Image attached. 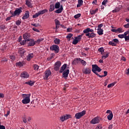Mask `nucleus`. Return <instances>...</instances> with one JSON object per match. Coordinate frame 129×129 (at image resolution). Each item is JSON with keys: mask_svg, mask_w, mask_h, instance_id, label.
Masks as SVG:
<instances>
[{"mask_svg": "<svg viewBox=\"0 0 129 129\" xmlns=\"http://www.w3.org/2000/svg\"><path fill=\"white\" fill-rule=\"evenodd\" d=\"M28 46L29 47H33V46H35L36 44V41L34 39H30L29 40H28Z\"/></svg>", "mask_w": 129, "mask_h": 129, "instance_id": "1a4fd4ad", "label": "nucleus"}, {"mask_svg": "<svg viewBox=\"0 0 129 129\" xmlns=\"http://www.w3.org/2000/svg\"><path fill=\"white\" fill-rule=\"evenodd\" d=\"M96 129H102V126L101 124H99L97 126Z\"/></svg>", "mask_w": 129, "mask_h": 129, "instance_id": "4d7b16f0", "label": "nucleus"}, {"mask_svg": "<svg viewBox=\"0 0 129 129\" xmlns=\"http://www.w3.org/2000/svg\"><path fill=\"white\" fill-rule=\"evenodd\" d=\"M30 38H31V34L29 33H25L23 34V39L27 41H30Z\"/></svg>", "mask_w": 129, "mask_h": 129, "instance_id": "9d476101", "label": "nucleus"}, {"mask_svg": "<svg viewBox=\"0 0 129 129\" xmlns=\"http://www.w3.org/2000/svg\"><path fill=\"white\" fill-rule=\"evenodd\" d=\"M10 57V59H11V60H14L15 59V56H14V55H11Z\"/></svg>", "mask_w": 129, "mask_h": 129, "instance_id": "69168bd1", "label": "nucleus"}, {"mask_svg": "<svg viewBox=\"0 0 129 129\" xmlns=\"http://www.w3.org/2000/svg\"><path fill=\"white\" fill-rule=\"evenodd\" d=\"M92 72H93V73H94L95 74H96L97 76H99V74L97 73V72H101V70H102L100 69V68H99V66H97V64H92Z\"/></svg>", "mask_w": 129, "mask_h": 129, "instance_id": "7ed1b4c3", "label": "nucleus"}, {"mask_svg": "<svg viewBox=\"0 0 129 129\" xmlns=\"http://www.w3.org/2000/svg\"><path fill=\"white\" fill-rule=\"evenodd\" d=\"M113 117V114H112V113H110V114H109L107 116V119L108 120H111V119H112V118Z\"/></svg>", "mask_w": 129, "mask_h": 129, "instance_id": "bb28decb", "label": "nucleus"}, {"mask_svg": "<svg viewBox=\"0 0 129 129\" xmlns=\"http://www.w3.org/2000/svg\"><path fill=\"white\" fill-rule=\"evenodd\" d=\"M78 40L77 39H76V38H75V39L74 40V41L72 42V43L74 44V45H76L77 44H78Z\"/></svg>", "mask_w": 129, "mask_h": 129, "instance_id": "79ce46f5", "label": "nucleus"}, {"mask_svg": "<svg viewBox=\"0 0 129 129\" xmlns=\"http://www.w3.org/2000/svg\"><path fill=\"white\" fill-rule=\"evenodd\" d=\"M32 30H33V31H34L35 32H37V33H39L40 32V30H38L36 28H32Z\"/></svg>", "mask_w": 129, "mask_h": 129, "instance_id": "bf43d9fd", "label": "nucleus"}, {"mask_svg": "<svg viewBox=\"0 0 129 129\" xmlns=\"http://www.w3.org/2000/svg\"><path fill=\"white\" fill-rule=\"evenodd\" d=\"M60 8V3L57 2L55 5V9H59Z\"/></svg>", "mask_w": 129, "mask_h": 129, "instance_id": "e433bc0d", "label": "nucleus"}, {"mask_svg": "<svg viewBox=\"0 0 129 129\" xmlns=\"http://www.w3.org/2000/svg\"><path fill=\"white\" fill-rule=\"evenodd\" d=\"M73 36V34L71 33H69L66 37L67 39H68V41H70V39H71V37Z\"/></svg>", "mask_w": 129, "mask_h": 129, "instance_id": "7c9ffc66", "label": "nucleus"}, {"mask_svg": "<svg viewBox=\"0 0 129 129\" xmlns=\"http://www.w3.org/2000/svg\"><path fill=\"white\" fill-rule=\"evenodd\" d=\"M16 66H18V67H22L23 66V62H18L16 63Z\"/></svg>", "mask_w": 129, "mask_h": 129, "instance_id": "f704fd0d", "label": "nucleus"}, {"mask_svg": "<svg viewBox=\"0 0 129 129\" xmlns=\"http://www.w3.org/2000/svg\"><path fill=\"white\" fill-rule=\"evenodd\" d=\"M31 25L33 26L34 27H40V24H39L38 23V24H36V23L31 24Z\"/></svg>", "mask_w": 129, "mask_h": 129, "instance_id": "864d4df0", "label": "nucleus"}, {"mask_svg": "<svg viewBox=\"0 0 129 129\" xmlns=\"http://www.w3.org/2000/svg\"><path fill=\"white\" fill-rule=\"evenodd\" d=\"M55 25L59 26L60 25V21L57 19H55L54 20Z\"/></svg>", "mask_w": 129, "mask_h": 129, "instance_id": "ea45409f", "label": "nucleus"}, {"mask_svg": "<svg viewBox=\"0 0 129 129\" xmlns=\"http://www.w3.org/2000/svg\"><path fill=\"white\" fill-rule=\"evenodd\" d=\"M128 34H129V29H128L127 31L124 33V36H126L127 35H128Z\"/></svg>", "mask_w": 129, "mask_h": 129, "instance_id": "680f3d73", "label": "nucleus"}, {"mask_svg": "<svg viewBox=\"0 0 129 129\" xmlns=\"http://www.w3.org/2000/svg\"><path fill=\"white\" fill-rule=\"evenodd\" d=\"M125 73L127 75H129V68L126 71Z\"/></svg>", "mask_w": 129, "mask_h": 129, "instance_id": "774afa93", "label": "nucleus"}, {"mask_svg": "<svg viewBox=\"0 0 129 129\" xmlns=\"http://www.w3.org/2000/svg\"><path fill=\"white\" fill-rule=\"evenodd\" d=\"M114 84H115V83H112L111 84H109L107 86L108 88H110V87H112L113 86H114Z\"/></svg>", "mask_w": 129, "mask_h": 129, "instance_id": "de8ad7c7", "label": "nucleus"}, {"mask_svg": "<svg viewBox=\"0 0 129 129\" xmlns=\"http://www.w3.org/2000/svg\"><path fill=\"white\" fill-rule=\"evenodd\" d=\"M55 10V6L53 5H51L50 6L49 8V12H53Z\"/></svg>", "mask_w": 129, "mask_h": 129, "instance_id": "473e14b6", "label": "nucleus"}, {"mask_svg": "<svg viewBox=\"0 0 129 129\" xmlns=\"http://www.w3.org/2000/svg\"><path fill=\"white\" fill-rule=\"evenodd\" d=\"M50 50L51 51H54V52H55V53H59V46L53 44L50 47Z\"/></svg>", "mask_w": 129, "mask_h": 129, "instance_id": "39448f33", "label": "nucleus"}, {"mask_svg": "<svg viewBox=\"0 0 129 129\" xmlns=\"http://www.w3.org/2000/svg\"><path fill=\"white\" fill-rule=\"evenodd\" d=\"M108 56H109V53H105L104 55L102 56V59L104 60V59H106Z\"/></svg>", "mask_w": 129, "mask_h": 129, "instance_id": "72a5a7b5", "label": "nucleus"}, {"mask_svg": "<svg viewBox=\"0 0 129 129\" xmlns=\"http://www.w3.org/2000/svg\"><path fill=\"white\" fill-rule=\"evenodd\" d=\"M60 120H61V121H64V120H66V119L65 118V116H62L60 117Z\"/></svg>", "mask_w": 129, "mask_h": 129, "instance_id": "5fc2aeb1", "label": "nucleus"}, {"mask_svg": "<svg viewBox=\"0 0 129 129\" xmlns=\"http://www.w3.org/2000/svg\"><path fill=\"white\" fill-rule=\"evenodd\" d=\"M79 60H80V62H81V63L83 66H86L87 63H86V61H85V60H82L81 58L79 59Z\"/></svg>", "mask_w": 129, "mask_h": 129, "instance_id": "2f4dec72", "label": "nucleus"}, {"mask_svg": "<svg viewBox=\"0 0 129 129\" xmlns=\"http://www.w3.org/2000/svg\"><path fill=\"white\" fill-rule=\"evenodd\" d=\"M97 12H98V9L97 8L95 10H91L90 11V13L91 14V15H95V14H96Z\"/></svg>", "mask_w": 129, "mask_h": 129, "instance_id": "4be33fe9", "label": "nucleus"}, {"mask_svg": "<svg viewBox=\"0 0 129 129\" xmlns=\"http://www.w3.org/2000/svg\"><path fill=\"white\" fill-rule=\"evenodd\" d=\"M34 83H35L34 81H30L25 82V84H28L30 86H33L34 85Z\"/></svg>", "mask_w": 129, "mask_h": 129, "instance_id": "393cba45", "label": "nucleus"}, {"mask_svg": "<svg viewBox=\"0 0 129 129\" xmlns=\"http://www.w3.org/2000/svg\"><path fill=\"white\" fill-rule=\"evenodd\" d=\"M100 121V119H99V117H96L91 120L90 123L92 124H96V123H99Z\"/></svg>", "mask_w": 129, "mask_h": 129, "instance_id": "423d86ee", "label": "nucleus"}, {"mask_svg": "<svg viewBox=\"0 0 129 129\" xmlns=\"http://www.w3.org/2000/svg\"><path fill=\"white\" fill-rule=\"evenodd\" d=\"M97 31V33L98 34V35H99L100 36H101V35H103V29L101 28H98Z\"/></svg>", "mask_w": 129, "mask_h": 129, "instance_id": "412c9836", "label": "nucleus"}, {"mask_svg": "<svg viewBox=\"0 0 129 129\" xmlns=\"http://www.w3.org/2000/svg\"><path fill=\"white\" fill-rule=\"evenodd\" d=\"M98 51L101 53L102 52H104V49H103V47H101L98 49Z\"/></svg>", "mask_w": 129, "mask_h": 129, "instance_id": "603ef678", "label": "nucleus"}, {"mask_svg": "<svg viewBox=\"0 0 129 129\" xmlns=\"http://www.w3.org/2000/svg\"><path fill=\"white\" fill-rule=\"evenodd\" d=\"M25 53H26V50H25V49L23 48H21L20 49H19V53L21 56V57H23V56L25 55Z\"/></svg>", "mask_w": 129, "mask_h": 129, "instance_id": "dca6fc26", "label": "nucleus"}, {"mask_svg": "<svg viewBox=\"0 0 129 129\" xmlns=\"http://www.w3.org/2000/svg\"><path fill=\"white\" fill-rule=\"evenodd\" d=\"M60 67H61V61H57L55 62L54 66V69L55 71H58L59 69H60Z\"/></svg>", "mask_w": 129, "mask_h": 129, "instance_id": "0eeeda50", "label": "nucleus"}, {"mask_svg": "<svg viewBox=\"0 0 129 129\" xmlns=\"http://www.w3.org/2000/svg\"><path fill=\"white\" fill-rule=\"evenodd\" d=\"M44 74H45V75L44 76V79H45L46 80H47L48 79L49 76H50V75H51V71H50V70L46 71L45 72Z\"/></svg>", "mask_w": 129, "mask_h": 129, "instance_id": "9b49d317", "label": "nucleus"}, {"mask_svg": "<svg viewBox=\"0 0 129 129\" xmlns=\"http://www.w3.org/2000/svg\"><path fill=\"white\" fill-rule=\"evenodd\" d=\"M27 42V40H26V39H24L23 41H21L20 44L21 45H22V46H24V45H25V44H26Z\"/></svg>", "mask_w": 129, "mask_h": 129, "instance_id": "37998d69", "label": "nucleus"}, {"mask_svg": "<svg viewBox=\"0 0 129 129\" xmlns=\"http://www.w3.org/2000/svg\"><path fill=\"white\" fill-rule=\"evenodd\" d=\"M85 113H86V111L83 110L82 112L76 113L75 114V117H76V119H80L82 116L85 115Z\"/></svg>", "mask_w": 129, "mask_h": 129, "instance_id": "20e7f679", "label": "nucleus"}, {"mask_svg": "<svg viewBox=\"0 0 129 129\" xmlns=\"http://www.w3.org/2000/svg\"><path fill=\"white\" fill-rule=\"evenodd\" d=\"M124 38L125 39V42H128V40H129V34L127 36L125 35Z\"/></svg>", "mask_w": 129, "mask_h": 129, "instance_id": "c03bdc74", "label": "nucleus"}, {"mask_svg": "<svg viewBox=\"0 0 129 129\" xmlns=\"http://www.w3.org/2000/svg\"><path fill=\"white\" fill-rule=\"evenodd\" d=\"M29 76V74L26 72H24L21 74V77H22V78H28Z\"/></svg>", "mask_w": 129, "mask_h": 129, "instance_id": "4468645a", "label": "nucleus"}, {"mask_svg": "<svg viewBox=\"0 0 129 129\" xmlns=\"http://www.w3.org/2000/svg\"><path fill=\"white\" fill-rule=\"evenodd\" d=\"M122 33L123 32V30L122 28H119L117 29V33Z\"/></svg>", "mask_w": 129, "mask_h": 129, "instance_id": "a19ab883", "label": "nucleus"}, {"mask_svg": "<svg viewBox=\"0 0 129 129\" xmlns=\"http://www.w3.org/2000/svg\"><path fill=\"white\" fill-rule=\"evenodd\" d=\"M81 59L80 58H78L76 59H74L73 61V64L74 65H76V64H78V63H79V61H80V59Z\"/></svg>", "mask_w": 129, "mask_h": 129, "instance_id": "b1692460", "label": "nucleus"}, {"mask_svg": "<svg viewBox=\"0 0 129 129\" xmlns=\"http://www.w3.org/2000/svg\"><path fill=\"white\" fill-rule=\"evenodd\" d=\"M83 35L84 34H82L81 35H79L77 37H75V38L77 39L79 42V41H81V39H82V37L83 36Z\"/></svg>", "mask_w": 129, "mask_h": 129, "instance_id": "c85d7f7f", "label": "nucleus"}, {"mask_svg": "<svg viewBox=\"0 0 129 129\" xmlns=\"http://www.w3.org/2000/svg\"><path fill=\"white\" fill-rule=\"evenodd\" d=\"M21 23L22 21H21L20 20H17L16 22V24L17 25V26H20Z\"/></svg>", "mask_w": 129, "mask_h": 129, "instance_id": "09e8293b", "label": "nucleus"}, {"mask_svg": "<svg viewBox=\"0 0 129 129\" xmlns=\"http://www.w3.org/2000/svg\"><path fill=\"white\" fill-rule=\"evenodd\" d=\"M44 38H40L38 39L37 40V41H35V43L37 44H40L42 41H43Z\"/></svg>", "mask_w": 129, "mask_h": 129, "instance_id": "c756f323", "label": "nucleus"}, {"mask_svg": "<svg viewBox=\"0 0 129 129\" xmlns=\"http://www.w3.org/2000/svg\"><path fill=\"white\" fill-rule=\"evenodd\" d=\"M109 45H111V46H116V44L113 41H109Z\"/></svg>", "mask_w": 129, "mask_h": 129, "instance_id": "4c0bfd02", "label": "nucleus"}, {"mask_svg": "<svg viewBox=\"0 0 129 129\" xmlns=\"http://www.w3.org/2000/svg\"><path fill=\"white\" fill-rule=\"evenodd\" d=\"M26 5L29 8L32 7V3L31 2H32L31 0H26Z\"/></svg>", "mask_w": 129, "mask_h": 129, "instance_id": "6ab92c4d", "label": "nucleus"}, {"mask_svg": "<svg viewBox=\"0 0 129 129\" xmlns=\"http://www.w3.org/2000/svg\"><path fill=\"white\" fill-rule=\"evenodd\" d=\"M54 44H55L56 45H59V44H60V39H58V38H55L54 41H53Z\"/></svg>", "mask_w": 129, "mask_h": 129, "instance_id": "cd10ccee", "label": "nucleus"}, {"mask_svg": "<svg viewBox=\"0 0 129 129\" xmlns=\"http://www.w3.org/2000/svg\"><path fill=\"white\" fill-rule=\"evenodd\" d=\"M91 70L89 68H86V69L83 70V73L84 74H90Z\"/></svg>", "mask_w": 129, "mask_h": 129, "instance_id": "ddd939ff", "label": "nucleus"}, {"mask_svg": "<svg viewBox=\"0 0 129 129\" xmlns=\"http://www.w3.org/2000/svg\"><path fill=\"white\" fill-rule=\"evenodd\" d=\"M30 17V12L29 11H26L25 15L22 17L23 20H27Z\"/></svg>", "mask_w": 129, "mask_h": 129, "instance_id": "2eb2a0df", "label": "nucleus"}, {"mask_svg": "<svg viewBox=\"0 0 129 129\" xmlns=\"http://www.w3.org/2000/svg\"><path fill=\"white\" fill-rule=\"evenodd\" d=\"M113 42L115 44H116H116H117V43H118L119 41H118V39L115 38V39H113Z\"/></svg>", "mask_w": 129, "mask_h": 129, "instance_id": "8fccbe9b", "label": "nucleus"}, {"mask_svg": "<svg viewBox=\"0 0 129 129\" xmlns=\"http://www.w3.org/2000/svg\"><path fill=\"white\" fill-rule=\"evenodd\" d=\"M78 4L77 5V8H80L82 5H83V0H78Z\"/></svg>", "mask_w": 129, "mask_h": 129, "instance_id": "5701e85b", "label": "nucleus"}, {"mask_svg": "<svg viewBox=\"0 0 129 129\" xmlns=\"http://www.w3.org/2000/svg\"><path fill=\"white\" fill-rule=\"evenodd\" d=\"M22 7H20L19 8H17L14 11V15L15 16H20L21 13H22Z\"/></svg>", "mask_w": 129, "mask_h": 129, "instance_id": "6e6552de", "label": "nucleus"}, {"mask_svg": "<svg viewBox=\"0 0 129 129\" xmlns=\"http://www.w3.org/2000/svg\"><path fill=\"white\" fill-rule=\"evenodd\" d=\"M0 129H6V127L4 125H0Z\"/></svg>", "mask_w": 129, "mask_h": 129, "instance_id": "338daca9", "label": "nucleus"}, {"mask_svg": "<svg viewBox=\"0 0 129 129\" xmlns=\"http://www.w3.org/2000/svg\"><path fill=\"white\" fill-rule=\"evenodd\" d=\"M64 117L66 118V120H67V119H69V118H71V115H64Z\"/></svg>", "mask_w": 129, "mask_h": 129, "instance_id": "49530a36", "label": "nucleus"}, {"mask_svg": "<svg viewBox=\"0 0 129 129\" xmlns=\"http://www.w3.org/2000/svg\"><path fill=\"white\" fill-rule=\"evenodd\" d=\"M32 58H34V53H30L27 56V61H30Z\"/></svg>", "mask_w": 129, "mask_h": 129, "instance_id": "f3484780", "label": "nucleus"}, {"mask_svg": "<svg viewBox=\"0 0 129 129\" xmlns=\"http://www.w3.org/2000/svg\"><path fill=\"white\" fill-rule=\"evenodd\" d=\"M118 38H120V39H122L123 38H124L125 35L124 34H119L118 35Z\"/></svg>", "mask_w": 129, "mask_h": 129, "instance_id": "3c124183", "label": "nucleus"}, {"mask_svg": "<svg viewBox=\"0 0 129 129\" xmlns=\"http://www.w3.org/2000/svg\"><path fill=\"white\" fill-rule=\"evenodd\" d=\"M125 28V29H128L129 28V23H127V24H125L123 26Z\"/></svg>", "mask_w": 129, "mask_h": 129, "instance_id": "052dcab7", "label": "nucleus"}, {"mask_svg": "<svg viewBox=\"0 0 129 129\" xmlns=\"http://www.w3.org/2000/svg\"><path fill=\"white\" fill-rule=\"evenodd\" d=\"M93 32H94V30L93 29H90V28H87L83 31L84 34H85L86 37H88L89 39H92L96 36V34L93 33Z\"/></svg>", "mask_w": 129, "mask_h": 129, "instance_id": "f257e3e1", "label": "nucleus"}, {"mask_svg": "<svg viewBox=\"0 0 129 129\" xmlns=\"http://www.w3.org/2000/svg\"><path fill=\"white\" fill-rule=\"evenodd\" d=\"M67 67V64H63L60 68V70L59 71V73H63V72H64V70L66 69Z\"/></svg>", "mask_w": 129, "mask_h": 129, "instance_id": "a211bd4d", "label": "nucleus"}, {"mask_svg": "<svg viewBox=\"0 0 129 129\" xmlns=\"http://www.w3.org/2000/svg\"><path fill=\"white\" fill-rule=\"evenodd\" d=\"M33 68L35 71H38L39 70V66H38V64H34L33 66Z\"/></svg>", "mask_w": 129, "mask_h": 129, "instance_id": "c9c22d12", "label": "nucleus"}, {"mask_svg": "<svg viewBox=\"0 0 129 129\" xmlns=\"http://www.w3.org/2000/svg\"><path fill=\"white\" fill-rule=\"evenodd\" d=\"M103 27V24L101 23L98 25V29H101Z\"/></svg>", "mask_w": 129, "mask_h": 129, "instance_id": "6e6d98bb", "label": "nucleus"}, {"mask_svg": "<svg viewBox=\"0 0 129 129\" xmlns=\"http://www.w3.org/2000/svg\"><path fill=\"white\" fill-rule=\"evenodd\" d=\"M39 16H40V14L38 12L33 16V19H36V18H38Z\"/></svg>", "mask_w": 129, "mask_h": 129, "instance_id": "58836bf2", "label": "nucleus"}, {"mask_svg": "<svg viewBox=\"0 0 129 129\" xmlns=\"http://www.w3.org/2000/svg\"><path fill=\"white\" fill-rule=\"evenodd\" d=\"M81 17V14H78L74 16L75 19H78V18H80Z\"/></svg>", "mask_w": 129, "mask_h": 129, "instance_id": "a18cd8bd", "label": "nucleus"}, {"mask_svg": "<svg viewBox=\"0 0 129 129\" xmlns=\"http://www.w3.org/2000/svg\"><path fill=\"white\" fill-rule=\"evenodd\" d=\"M107 3V0H104L103 1V2L102 3V5H103V6H105V5H106Z\"/></svg>", "mask_w": 129, "mask_h": 129, "instance_id": "13d9d810", "label": "nucleus"}, {"mask_svg": "<svg viewBox=\"0 0 129 129\" xmlns=\"http://www.w3.org/2000/svg\"><path fill=\"white\" fill-rule=\"evenodd\" d=\"M10 115V111H8L7 114H5V116L8 117V116Z\"/></svg>", "mask_w": 129, "mask_h": 129, "instance_id": "0e129e2a", "label": "nucleus"}, {"mask_svg": "<svg viewBox=\"0 0 129 129\" xmlns=\"http://www.w3.org/2000/svg\"><path fill=\"white\" fill-rule=\"evenodd\" d=\"M62 11H63V6H60V8L56 10L55 11V13H56V14H61V13H62Z\"/></svg>", "mask_w": 129, "mask_h": 129, "instance_id": "aec40b11", "label": "nucleus"}, {"mask_svg": "<svg viewBox=\"0 0 129 129\" xmlns=\"http://www.w3.org/2000/svg\"><path fill=\"white\" fill-rule=\"evenodd\" d=\"M0 28H1V30H5V29H6V27L5 26V25L1 26Z\"/></svg>", "mask_w": 129, "mask_h": 129, "instance_id": "e2e57ef3", "label": "nucleus"}, {"mask_svg": "<svg viewBox=\"0 0 129 129\" xmlns=\"http://www.w3.org/2000/svg\"><path fill=\"white\" fill-rule=\"evenodd\" d=\"M38 13L39 15H44L45 13H48V10L47 9H44L43 10L40 11Z\"/></svg>", "mask_w": 129, "mask_h": 129, "instance_id": "a878e982", "label": "nucleus"}, {"mask_svg": "<svg viewBox=\"0 0 129 129\" xmlns=\"http://www.w3.org/2000/svg\"><path fill=\"white\" fill-rule=\"evenodd\" d=\"M30 95L29 94H23L22 96L23 100H22V103L24 104H28V103H30Z\"/></svg>", "mask_w": 129, "mask_h": 129, "instance_id": "f03ea898", "label": "nucleus"}, {"mask_svg": "<svg viewBox=\"0 0 129 129\" xmlns=\"http://www.w3.org/2000/svg\"><path fill=\"white\" fill-rule=\"evenodd\" d=\"M69 75V69H67L62 72V76L64 78H67Z\"/></svg>", "mask_w": 129, "mask_h": 129, "instance_id": "f8f14e48", "label": "nucleus"}]
</instances>
